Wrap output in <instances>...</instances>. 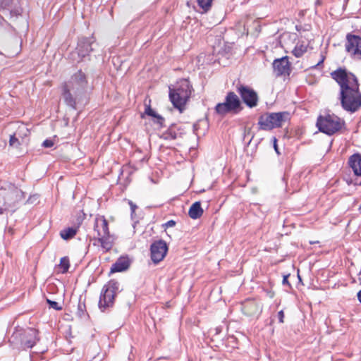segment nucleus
I'll list each match as a JSON object with an SVG mask.
<instances>
[{
	"mask_svg": "<svg viewBox=\"0 0 361 361\" xmlns=\"http://www.w3.org/2000/svg\"><path fill=\"white\" fill-rule=\"evenodd\" d=\"M128 204L130 207V209H131V212L132 214L134 213L135 212V209H137V206L135 204H134L132 201H129L128 202Z\"/></svg>",
	"mask_w": 361,
	"mask_h": 361,
	"instance_id": "35",
	"label": "nucleus"
},
{
	"mask_svg": "<svg viewBox=\"0 0 361 361\" xmlns=\"http://www.w3.org/2000/svg\"><path fill=\"white\" fill-rule=\"evenodd\" d=\"M191 94L190 86L187 80L182 81L178 87L169 88V98L173 106L182 111Z\"/></svg>",
	"mask_w": 361,
	"mask_h": 361,
	"instance_id": "3",
	"label": "nucleus"
},
{
	"mask_svg": "<svg viewBox=\"0 0 361 361\" xmlns=\"http://www.w3.org/2000/svg\"><path fill=\"white\" fill-rule=\"evenodd\" d=\"M354 185H361V181H360V182H359V183H358V182H357V181H355V182L354 183Z\"/></svg>",
	"mask_w": 361,
	"mask_h": 361,
	"instance_id": "40",
	"label": "nucleus"
},
{
	"mask_svg": "<svg viewBox=\"0 0 361 361\" xmlns=\"http://www.w3.org/2000/svg\"><path fill=\"white\" fill-rule=\"evenodd\" d=\"M77 233V228H67L61 230L60 232L61 237L64 240H69L73 238Z\"/></svg>",
	"mask_w": 361,
	"mask_h": 361,
	"instance_id": "24",
	"label": "nucleus"
},
{
	"mask_svg": "<svg viewBox=\"0 0 361 361\" xmlns=\"http://www.w3.org/2000/svg\"><path fill=\"white\" fill-rule=\"evenodd\" d=\"M203 209L200 202L193 203L189 209L188 215L192 219H197L202 216Z\"/></svg>",
	"mask_w": 361,
	"mask_h": 361,
	"instance_id": "21",
	"label": "nucleus"
},
{
	"mask_svg": "<svg viewBox=\"0 0 361 361\" xmlns=\"http://www.w3.org/2000/svg\"><path fill=\"white\" fill-rule=\"evenodd\" d=\"M93 42L92 39L82 37L79 39L78 43V47L75 52L72 53V57L73 59H75V55L77 54L79 60L78 62L82 59V58L85 57L88 54L92 51L91 45Z\"/></svg>",
	"mask_w": 361,
	"mask_h": 361,
	"instance_id": "11",
	"label": "nucleus"
},
{
	"mask_svg": "<svg viewBox=\"0 0 361 361\" xmlns=\"http://www.w3.org/2000/svg\"><path fill=\"white\" fill-rule=\"evenodd\" d=\"M37 341V331L34 329H29L25 331L21 343L25 348H31Z\"/></svg>",
	"mask_w": 361,
	"mask_h": 361,
	"instance_id": "14",
	"label": "nucleus"
},
{
	"mask_svg": "<svg viewBox=\"0 0 361 361\" xmlns=\"http://www.w3.org/2000/svg\"><path fill=\"white\" fill-rule=\"evenodd\" d=\"M183 130L176 124H172L160 137L164 140H176L180 137L183 134Z\"/></svg>",
	"mask_w": 361,
	"mask_h": 361,
	"instance_id": "17",
	"label": "nucleus"
},
{
	"mask_svg": "<svg viewBox=\"0 0 361 361\" xmlns=\"http://www.w3.org/2000/svg\"><path fill=\"white\" fill-rule=\"evenodd\" d=\"M307 50V46L303 42H298L293 50V54L297 57H301Z\"/></svg>",
	"mask_w": 361,
	"mask_h": 361,
	"instance_id": "23",
	"label": "nucleus"
},
{
	"mask_svg": "<svg viewBox=\"0 0 361 361\" xmlns=\"http://www.w3.org/2000/svg\"><path fill=\"white\" fill-rule=\"evenodd\" d=\"M176 225V221L173 220H169L165 223L163 226L166 228L173 227Z\"/></svg>",
	"mask_w": 361,
	"mask_h": 361,
	"instance_id": "32",
	"label": "nucleus"
},
{
	"mask_svg": "<svg viewBox=\"0 0 361 361\" xmlns=\"http://www.w3.org/2000/svg\"><path fill=\"white\" fill-rule=\"evenodd\" d=\"M97 240L100 243L102 248L105 251H109L114 243V237L110 233L103 235L97 236Z\"/></svg>",
	"mask_w": 361,
	"mask_h": 361,
	"instance_id": "20",
	"label": "nucleus"
},
{
	"mask_svg": "<svg viewBox=\"0 0 361 361\" xmlns=\"http://www.w3.org/2000/svg\"><path fill=\"white\" fill-rule=\"evenodd\" d=\"M349 167L356 176L361 177V154L355 153L351 155L348 161Z\"/></svg>",
	"mask_w": 361,
	"mask_h": 361,
	"instance_id": "18",
	"label": "nucleus"
},
{
	"mask_svg": "<svg viewBox=\"0 0 361 361\" xmlns=\"http://www.w3.org/2000/svg\"><path fill=\"white\" fill-rule=\"evenodd\" d=\"M289 276H290V274H287V275L283 276V279L282 283H283V285L288 286L289 288H290L291 287L290 283H289V281L288 280Z\"/></svg>",
	"mask_w": 361,
	"mask_h": 361,
	"instance_id": "31",
	"label": "nucleus"
},
{
	"mask_svg": "<svg viewBox=\"0 0 361 361\" xmlns=\"http://www.w3.org/2000/svg\"><path fill=\"white\" fill-rule=\"evenodd\" d=\"M168 252V245L164 240H158L150 245L151 259L154 264H158L164 259Z\"/></svg>",
	"mask_w": 361,
	"mask_h": 361,
	"instance_id": "9",
	"label": "nucleus"
},
{
	"mask_svg": "<svg viewBox=\"0 0 361 361\" xmlns=\"http://www.w3.org/2000/svg\"><path fill=\"white\" fill-rule=\"evenodd\" d=\"M197 130H198V124L195 123L193 125V131L194 133L197 135Z\"/></svg>",
	"mask_w": 361,
	"mask_h": 361,
	"instance_id": "36",
	"label": "nucleus"
},
{
	"mask_svg": "<svg viewBox=\"0 0 361 361\" xmlns=\"http://www.w3.org/2000/svg\"><path fill=\"white\" fill-rule=\"evenodd\" d=\"M89 87L87 75L78 70L62 86V97L64 102L73 109L86 94Z\"/></svg>",
	"mask_w": 361,
	"mask_h": 361,
	"instance_id": "2",
	"label": "nucleus"
},
{
	"mask_svg": "<svg viewBox=\"0 0 361 361\" xmlns=\"http://www.w3.org/2000/svg\"><path fill=\"white\" fill-rule=\"evenodd\" d=\"M47 303L49 305V307L56 310H62V307L59 305V304L56 301H52L49 299H47Z\"/></svg>",
	"mask_w": 361,
	"mask_h": 361,
	"instance_id": "27",
	"label": "nucleus"
},
{
	"mask_svg": "<svg viewBox=\"0 0 361 361\" xmlns=\"http://www.w3.org/2000/svg\"><path fill=\"white\" fill-rule=\"evenodd\" d=\"M236 90L248 107L254 108L257 106L258 94L252 88L239 83L236 85Z\"/></svg>",
	"mask_w": 361,
	"mask_h": 361,
	"instance_id": "8",
	"label": "nucleus"
},
{
	"mask_svg": "<svg viewBox=\"0 0 361 361\" xmlns=\"http://www.w3.org/2000/svg\"><path fill=\"white\" fill-rule=\"evenodd\" d=\"M94 230L97 232V236L109 233L108 221L104 216L95 218Z\"/></svg>",
	"mask_w": 361,
	"mask_h": 361,
	"instance_id": "15",
	"label": "nucleus"
},
{
	"mask_svg": "<svg viewBox=\"0 0 361 361\" xmlns=\"http://www.w3.org/2000/svg\"><path fill=\"white\" fill-rule=\"evenodd\" d=\"M343 125L344 121L334 114L319 116L317 121L318 129L329 135H334L339 131Z\"/></svg>",
	"mask_w": 361,
	"mask_h": 361,
	"instance_id": "6",
	"label": "nucleus"
},
{
	"mask_svg": "<svg viewBox=\"0 0 361 361\" xmlns=\"http://www.w3.org/2000/svg\"><path fill=\"white\" fill-rule=\"evenodd\" d=\"M21 133H23L24 136H26L28 133L27 128L24 126H19L18 130L10 136L9 145L11 147H18L21 145L23 140Z\"/></svg>",
	"mask_w": 361,
	"mask_h": 361,
	"instance_id": "16",
	"label": "nucleus"
},
{
	"mask_svg": "<svg viewBox=\"0 0 361 361\" xmlns=\"http://www.w3.org/2000/svg\"><path fill=\"white\" fill-rule=\"evenodd\" d=\"M85 309V305L84 302H81L80 301L78 303V312L80 314H82L84 313Z\"/></svg>",
	"mask_w": 361,
	"mask_h": 361,
	"instance_id": "30",
	"label": "nucleus"
},
{
	"mask_svg": "<svg viewBox=\"0 0 361 361\" xmlns=\"http://www.w3.org/2000/svg\"><path fill=\"white\" fill-rule=\"evenodd\" d=\"M60 267L62 268V273H66L68 271L70 264L69 259L67 257H63L60 260Z\"/></svg>",
	"mask_w": 361,
	"mask_h": 361,
	"instance_id": "26",
	"label": "nucleus"
},
{
	"mask_svg": "<svg viewBox=\"0 0 361 361\" xmlns=\"http://www.w3.org/2000/svg\"><path fill=\"white\" fill-rule=\"evenodd\" d=\"M42 146L46 148L51 147L54 146V142L51 140L47 139L43 142Z\"/></svg>",
	"mask_w": 361,
	"mask_h": 361,
	"instance_id": "29",
	"label": "nucleus"
},
{
	"mask_svg": "<svg viewBox=\"0 0 361 361\" xmlns=\"http://www.w3.org/2000/svg\"><path fill=\"white\" fill-rule=\"evenodd\" d=\"M278 318L280 323L283 322L284 313L283 310H281L278 312Z\"/></svg>",
	"mask_w": 361,
	"mask_h": 361,
	"instance_id": "33",
	"label": "nucleus"
},
{
	"mask_svg": "<svg viewBox=\"0 0 361 361\" xmlns=\"http://www.w3.org/2000/svg\"><path fill=\"white\" fill-rule=\"evenodd\" d=\"M273 144H274V150L276 151V152L278 154H280V152H279V148H278V145H277V139L276 137L273 138Z\"/></svg>",
	"mask_w": 361,
	"mask_h": 361,
	"instance_id": "34",
	"label": "nucleus"
},
{
	"mask_svg": "<svg viewBox=\"0 0 361 361\" xmlns=\"http://www.w3.org/2000/svg\"><path fill=\"white\" fill-rule=\"evenodd\" d=\"M197 1L200 8L202 9L201 13H204L211 9L213 0H197Z\"/></svg>",
	"mask_w": 361,
	"mask_h": 361,
	"instance_id": "25",
	"label": "nucleus"
},
{
	"mask_svg": "<svg viewBox=\"0 0 361 361\" xmlns=\"http://www.w3.org/2000/svg\"><path fill=\"white\" fill-rule=\"evenodd\" d=\"M288 117L289 113L286 111L267 113L259 116L258 125L261 130H271L281 127Z\"/></svg>",
	"mask_w": 361,
	"mask_h": 361,
	"instance_id": "5",
	"label": "nucleus"
},
{
	"mask_svg": "<svg viewBox=\"0 0 361 361\" xmlns=\"http://www.w3.org/2000/svg\"><path fill=\"white\" fill-rule=\"evenodd\" d=\"M11 4V0H1V8L2 9V12L4 13L6 12L7 8H8Z\"/></svg>",
	"mask_w": 361,
	"mask_h": 361,
	"instance_id": "28",
	"label": "nucleus"
},
{
	"mask_svg": "<svg viewBox=\"0 0 361 361\" xmlns=\"http://www.w3.org/2000/svg\"><path fill=\"white\" fill-rule=\"evenodd\" d=\"M331 76L340 87L338 99L342 108L350 113L357 111L361 107V92L357 77L341 68L331 73Z\"/></svg>",
	"mask_w": 361,
	"mask_h": 361,
	"instance_id": "1",
	"label": "nucleus"
},
{
	"mask_svg": "<svg viewBox=\"0 0 361 361\" xmlns=\"http://www.w3.org/2000/svg\"><path fill=\"white\" fill-rule=\"evenodd\" d=\"M274 71L277 76L289 75L290 73V64L288 56L276 59L273 63Z\"/></svg>",
	"mask_w": 361,
	"mask_h": 361,
	"instance_id": "13",
	"label": "nucleus"
},
{
	"mask_svg": "<svg viewBox=\"0 0 361 361\" xmlns=\"http://www.w3.org/2000/svg\"><path fill=\"white\" fill-rule=\"evenodd\" d=\"M345 49L350 55L361 59V37L351 34L346 36Z\"/></svg>",
	"mask_w": 361,
	"mask_h": 361,
	"instance_id": "10",
	"label": "nucleus"
},
{
	"mask_svg": "<svg viewBox=\"0 0 361 361\" xmlns=\"http://www.w3.org/2000/svg\"><path fill=\"white\" fill-rule=\"evenodd\" d=\"M118 291L119 283L116 280H110L103 286L99 300V307L102 312L114 305Z\"/></svg>",
	"mask_w": 361,
	"mask_h": 361,
	"instance_id": "4",
	"label": "nucleus"
},
{
	"mask_svg": "<svg viewBox=\"0 0 361 361\" xmlns=\"http://www.w3.org/2000/svg\"><path fill=\"white\" fill-rule=\"evenodd\" d=\"M241 310L248 317L259 315L262 312V306L255 299H247L241 303Z\"/></svg>",
	"mask_w": 361,
	"mask_h": 361,
	"instance_id": "12",
	"label": "nucleus"
},
{
	"mask_svg": "<svg viewBox=\"0 0 361 361\" xmlns=\"http://www.w3.org/2000/svg\"><path fill=\"white\" fill-rule=\"evenodd\" d=\"M243 109L241 102L238 95L233 92H228L224 102L216 105L215 112L220 116L227 114H238Z\"/></svg>",
	"mask_w": 361,
	"mask_h": 361,
	"instance_id": "7",
	"label": "nucleus"
},
{
	"mask_svg": "<svg viewBox=\"0 0 361 361\" xmlns=\"http://www.w3.org/2000/svg\"><path fill=\"white\" fill-rule=\"evenodd\" d=\"M315 4L316 5H320L321 4V1L320 0H317V1L315 2Z\"/></svg>",
	"mask_w": 361,
	"mask_h": 361,
	"instance_id": "39",
	"label": "nucleus"
},
{
	"mask_svg": "<svg viewBox=\"0 0 361 361\" xmlns=\"http://www.w3.org/2000/svg\"><path fill=\"white\" fill-rule=\"evenodd\" d=\"M145 114L154 118V122H156L159 127H162L164 126V118L161 116L157 114L151 108L149 104L147 105L145 104Z\"/></svg>",
	"mask_w": 361,
	"mask_h": 361,
	"instance_id": "22",
	"label": "nucleus"
},
{
	"mask_svg": "<svg viewBox=\"0 0 361 361\" xmlns=\"http://www.w3.org/2000/svg\"><path fill=\"white\" fill-rule=\"evenodd\" d=\"M357 298L361 303V290L357 293Z\"/></svg>",
	"mask_w": 361,
	"mask_h": 361,
	"instance_id": "37",
	"label": "nucleus"
},
{
	"mask_svg": "<svg viewBox=\"0 0 361 361\" xmlns=\"http://www.w3.org/2000/svg\"><path fill=\"white\" fill-rule=\"evenodd\" d=\"M130 264V262L128 257H121L112 264L110 272L115 273L123 271L128 269Z\"/></svg>",
	"mask_w": 361,
	"mask_h": 361,
	"instance_id": "19",
	"label": "nucleus"
},
{
	"mask_svg": "<svg viewBox=\"0 0 361 361\" xmlns=\"http://www.w3.org/2000/svg\"><path fill=\"white\" fill-rule=\"evenodd\" d=\"M323 61H324V60H323V59H322V60H321V61H320L317 64H316V65L313 66H312V68H316V67H317L318 66H319L321 63H323Z\"/></svg>",
	"mask_w": 361,
	"mask_h": 361,
	"instance_id": "38",
	"label": "nucleus"
},
{
	"mask_svg": "<svg viewBox=\"0 0 361 361\" xmlns=\"http://www.w3.org/2000/svg\"><path fill=\"white\" fill-rule=\"evenodd\" d=\"M359 210L361 212V204L359 207Z\"/></svg>",
	"mask_w": 361,
	"mask_h": 361,
	"instance_id": "41",
	"label": "nucleus"
}]
</instances>
